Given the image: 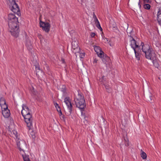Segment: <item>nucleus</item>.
<instances>
[{"instance_id": "obj_1", "label": "nucleus", "mask_w": 161, "mask_h": 161, "mask_svg": "<svg viewBox=\"0 0 161 161\" xmlns=\"http://www.w3.org/2000/svg\"><path fill=\"white\" fill-rule=\"evenodd\" d=\"M8 22L9 26L8 31L14 37H17L19 35V27L18 18L14 14L11 13L8 15Z\"/></svg>"}, {"instance_id": "obj_2", "label": "nucleus", "mask_w": 161, "mask_h": 161, "mask_svg": "<svg viewBox=\"0 0 161 161\" xmlns=\"http://www.w3.org/2000/svg\"><path fill=\"white\" fill-rule=\"evenodd\" d=\"M139 47L142 48V52L145 54L146 58L152 60L153 63V61L156 59V56L152 47L148 44H144L142 42Z\"/></svg>"}, {"instance_id": "obj_3", "label": "nucleus", "mask_w": 161, "mask_h": 161, "mask_svg": "<svg viewBox=\"0 0 161 161\" xmlns=\"http://www.w3.org/2000/svg\"><path fill=\"white\" fill-rule=\"evenodd\" d=\"M74 101L77 107L79 109H84L86 104L83 96L78 92L77 96L75 98Z\"/></svg>"}, {"instance_id": "obj_4", "label": "nucleus", "mask_w": 161, "mask_h": 161, "mask_svg": "<svg viewBox=\"0 0 161 161\" xmlns=\"http://www.w3.org/2000/svg\"><path fill=\"white\" fill-rule=\"evenodd\" d=\"M7 4L9 6L11 10L18 16H20L21 14L19 8L14 0H6Z\"/></svg>"}, {"instance_id": "obj_5", "label": "nucleus", "mask_w": 161, "mask_h": 161, "mask_svg": "<svg viewBox=\"0 0 161 161\" xmlns=\"http://www.w3.org/2000/svg\"><path fill=\"white\" fill-rule=\"evenodd\" d=\"M25 121L26 123L27 127L29 130H30L32 127V123L33 118L31 114H29L24 115H23Z\"/></svg>"}, {"instance_id": "obj_6", "label": "nucleus", "mask_w": 161, "mask_h": 161, "mask_svg": "<svg viewBox=\"0 0 161 161\" xmlns=\"http://www.w3.org/2000/svg\"><path fill=\"white\" fill-rule=\"evenodd\" d=\"M132 31V30L129 33V34H128V35L130 37V45L132 48H133L134 51H135L136 50V48H138L139 46L137 44V42L131 36V32Z\"/></svg>"}, {"instance_id": "obj_7", "label": "nucleus", "mask_w": 161, "mask_h": 161, "mask_svg": "<svg viewBox=\"0 0 161 161\" xmlns=\"http://www.w3.org/2000/svg\"><path fill=\"white\" fill-rule=\"evenodd\" d=\"M40 25L42 29L47 32H48L50 28V24L47 22L40 21Z\"/></svg>"}, {"instance_id": "obj_8", "label": "nucleus", "mask_w": 161, "mask_h": 161, "mask_svg": "<svg viewBox=\"0 0 161 161\" xmlns=\"http://www.w3.org/2000/svg\"><path fill=\"white\" fill-rule=\"evenodd\" d=\"M64 102L67 106L69 112L70 114L72 111V105L71 103L70 99L69 97H67L64 98Z\"/></svg>"}, {"instance_id": "obj_9", "label": "nucleus", "mask_w": 161, "mask_h": 161, "mask_svg": "<svg viewBox=\"0 0 161 161\" xmlns=\"http://www.w3.org/2000/svg\"><path fill=\"white\" fill-rule=\"evenodd\" d=\"M72 48L73 49V52L77 53H80V47L78 45V41L75 40H73L71 43Z\"/></svg>"}, {"instance_id": "obj_10", "label": "nucleus", "mask_w": 161, "mask_h": 161, "mask_svg": "<svg viewBox=\"0 0 161 161\" xmlns=\"http://www.w3.org/2000/svg\"><path fill=\"white\" fill-rule=\"evenodd\" d=\"M0 105L2 111L8 109V105L6 103L5 99L3 97H1L0 98Z\"/></svg>"}, {"instance_id": "obj_11", "label": "nucleus", "mask_w": 161, "mask_h": 161, "mask_svg": "<svg viewBox=\"0 0 161 161\" xmlns=\"http://www.w3.org/2000/svg\"><path fill=\"white\" fill-rule=\"evenodd\" d=\"M22 109L21 110V114L22 116L29 114H31L29 108L26 105L23 104L22 105Z\"/></svg>"}, {"instance_id": "obj_12", "label": "nucleus", "mask_w": 161, "mask_h": 161, "mask_svg": "<svg viewBox=\"0 0 161 161\" xmlns=\"http://www.w3.org/2000/svg\"><path fill=\"white\" fill-rule=\"evenodd\" d=\"M17 147L20 151H23L22 148L24 147H26V145L25 142L24 140L17 141Z\"/></svg>"}, {"instance_id": "obj_13", "label": "nucleus", "mask_w": 161, "mask_h": 161, "mask_svg": "<svg viewBox=\"0 0 161 161\" xmlns=\"http://www.w3.org/2000/svg\"><path fill=\"white\" fill-rule=\"evenodd\" d=\"M24 36H25V38L26 39V41L25 42V45L27 47L28 49L29 50H31L32 48V46L29 39H27V36L26 35V32H24Z\"/></svg>"}, {"instance_id": "obj_14", "label": "nucleus", "mask_w": 161, "mask_h": 161, "mask_svg": "<svg viewBox=\"0 0 161 161\" xmlns=\"http://www.w3.org/2000/svg\"><path fill=\"white\" fill-rule=\"evenodd\" d=\"M2 114L5 118H8L10 115V111L8 109L2 111Z\"/></svg>"}, {"instance_id": "obj_15", "label": "nucleus", "mask_w": 161, "mask_h": 161, "mask_svg": "<svg viewBox=\"0 0 161 161\" xmlns=\"http://www.w3.org/2000/svg\"><path fill=\"white\" fill-rule=\"evenodd\" d=\"M157 20L159 24L161 26V7L159 8L158 13Z\"/></svg>"}, {"instance_id": "obj_16", "label": "nucleus", "mask_w": 161, "mask_h": 161, "mask_svg": "<svg viewBox=\"0 0 161 161\" xmlns=\"http://www.w3.org/2000/svg\"><path fill=\"white\" fill-rule=\"evenodd\" d=\"M94 19L96 26L99 29H101L102 30V28L101 27L97 17L95 15V16H94Z\"/></svg>"}, {"instance_id": "obj_17", "label": "nucleus", "mask_w": 161, "mask_h": 161, "mask_svg": "<svg viewBox=\"0 0 161 161\" xmlns=\"http://www.w3.org/2000/svg\"><path fill=\"white\" fill-rule=\"evenodd\" d=\"M54 105L55 106L57 111L58 112L59 115H61L62 114L61 108L58 105L57 103L54 102Z\"/></svg>"}, {"instance_id": "obj_18", "label": "nucleus", "mask_w": 161, "mask_h": 161, "mask_svg": "<svg viewBox=\"0 0 161 161\" xmlns=\"http://www.w3.org/2000/svg\"><path fill=\"white\" fill-rule=\"evenodd\" d=\"M98 60L96 58H93L92 62L94 70L97 69Z\"/></svg>"}, {"instance_id": "obj_19", "label": "nucleus", "mask_w": 161, "mask_h": 161, "mask_svg": "<svg viewBox=\"0 0 161 161\" xmlns=\"http://www.w3.org/2000/svg\"><path fill=\"white\" fill-rule=\"evenodd\" d=\"M80 110L81 112V117L84 119L85 120V121L87 122V120L86 119L87 118L86 116V115L84 111V109H80Z\"/></svg>"}, {"instance_id": "obj_20", "label": "nucleus", "mask_w": 161, "mask_h": 161, "mask_svg": "<svg viewBox=\"0 0 161 161\" xmlns=\"http://www.w3.org/2000/svg\"><path fill=\"white\" fill-rule=\"evenodd\" d=\"M134 52L135 53L136 58L138 60H140V53H139V51H137L136 50L134 51Z\"/></svg>"}, {"instance_id": "obj_21", "label": "nucleus", "mask_w": 161, "mask_h": 161, "mask_svg": "<svg viewBox=\"0 0 161 161\" xmlns=\"http://www.w3.org/2000/svg\"><path fill=\"white\" fill-rule=\"evenodd\" d=\"M93 47L95 52L97 53L102 50L101 48L98 46L95 45L93 46Z\"/></svg>"}, {"instance_id": "obj_22", "label": "nucleus", "mask_w": 161, "mask_h": 161, "mask_svg": "<svg viewBox=\"0 0 161 161\" xmlns=\"http://www.w3.org/2000/svg\"><path fill=\"white\" fill-rule=\"evenodd\" d=\"M97 54L99 57L102 58L104 57V53L102 50L97 53Z\"/></svg>"}, {"instance_id": "obj_23", "label": "nucleus", "mask_w": 161, "mask_h": 161, "mask_svg": "<svg viewBox=\"0 0 161 161\" xmlns=\"http://www.w3.org/2000/svg\"><path fill=\"white\" fill-rule=\"evenodd\" d=\"M104 84V85L105 86V87L106 89V90H107V91L108 92H110L111 91V88L110 86H109L107 84Z\"/></svg>"}, {"instance_id": "obj_24", "label": "nucleus", "mask_w": 161, "mask_h": 161, "mask_svg": "<svg viewBox=\"0 0 161 161\" xmlns=\"http://www.w3.org/2000/svg\"><path fill=\"white\" fill-rule=\"evenodd\" d=\"M24 161H30L29 160L28 156L25 155H22Z\"/></svg>"}, {"instance_id": "obj_25", "label": "nucleus", "mask_w": 161, "mask_h": 161, "mask_svg": "<svg viewBox=\"0 0 161 161\" xmlns=\"http://www.w3.org/2000/svg\"><path fill=\"white\" fill-rule=\"evenodd\" d=\"M143 7L145 9H149L150 8V6L148 4L144 3Z\"/></svg>"}, {"instance_id": "obj_26", "label": "nucleus", "mask_w": 161, "mask_h": 161, "mask_svg": "<svg viewBox=\"0 0 161 161\" xmlns=\"http://www.w3.org/2000/svg\"><path fill=\"white\" fill-rule=\"evenodd\" d=\"M141 156L143 159H145L147 158V155L146 153L144 152H142L141 153Z\"/></svg>"}, {"instance_id": "obj_27", "label": "nucleus", "mask_w": 161, "mask_h": 161, "mask_svg": "<svg viewBox=\"0 0 161 161\" xmlns=\"http://www.w3.org/2000/svg\"><path fill=\"white\" fill-rule=\"evenodd\" d=\"M99 80L100 82H102L103 83V84H104V82L105 81L104 79V76H102L101 78H100Z\"/></svg>"}, {"instance_id": "obj_28", "label": "nucleus", "mask_w": 161, "mask_h": 161, "mask_svg": "<svg viewBox=\"0 0 161 161\" xmlns=\"http://www.w3.org/2000/svg\"><path fill=\"white\" fill-rule=\"evenodd\" d=\"M85 53H80V57L81 58H83L85 56Z\"/></svg>"}, {"instance_id": "obj_29", "label": "nucleus", "mask_w": 161, "mask_h": 161, "mask_svg": "<svg viewBox=\"0 0 161 161\" xmlns=\"http://www.w3.org/2000/svg\"><path fill=\"white\" fill-rule=\"evenodd\" d=\"M61 91L64 93L66 92V89L65 86H63V88L61 89Z\"/></svg>"}, {"instance_id": "obj_30", "label": "nucleus", "mask_w": 161, "mask_h": 161, "mask_svg": "<svg viewBox=\"0 0 161 161\" xmlns=\"http://www.w3.org/2000/svg\"><path fill=\"white\" fill-rule=\"evenodd\" d=\"M91 36L92 37H94L95 35V34L94 33H93V32H92L91 33Z\"/></svg>"}, {"instance_id": "obj_31", "label": "nucleus", "mask_w": 161, "mask_h": 161, "mask_svg": "<svg viewBox=\"0 0 161 161\" xmlns=\"http://www.w3.org/2000/svg\"><path fill=\"white\" fill-rule=\"evenodd\" d=\"M144 3H147L149 2V0H143Z\"/></svg>"}, {"instance_id": "obj_32", "label": "nucleus", "mask_w": 161, "mask_h": 161, "mask_svg": "<svg viewBox=\"0 0 161 161\" xmlns=\"http://www.w3.org/2000/svg\"><path fill=\"white\" fill-rule=\"evenodd\" d=\"M125 145L127 146H128L129 145V144H128V140H127V141H126L125 139Z\"/></svg>"}, {"instance_id": "obj_33", "label": "nucleus", "mask_w": 161, "mask_h": 161, "mask_svg": "<svg viewBox=\"0 0 161 161\" xmlns=\"http://www.w3.org/2000/svg\"><path fill=\"white\" fill-rule=\"evenodd\" d=\"M13 133L14 134L15 136L17 137V133L16 131L15 130H14L13 131Z\"/></svg>"}, {"instance_id": "obj_34", "label": "nucleus", "mask_w": 161, "mask_h": 161, "mask_svg": "<svg viewBox=\"0 0 161 161\" xmlns=\"http://www.w3.org/2000/svg\"><path fill=\"white\" fill-rule=\"evenodd\" d=\"M105 58H106V61L108 62L109 60V57L108 56L105 57Z\"/></svg>"}, {"instance_id": "obj_35", "label": "nucleus", "mask_w": 161, "mask_h": 161, "mask_svg": "<svg viewBox=\"0 0 161 161\" xmlns=\"http://www.w3.org/2000/svg\"><path fill=\"white\" fill-rule=\"evenodd\" d=\"M138 5L139 6L140 8L141 7V5H140V0H139V2L138 3Z\"/></svg>"}, {"instance_id": "obj_36", "label": "nucleus", "mask_w": 161, "mask_h": 161, "mask_svg": "<svg viewBox=\"0 0 161 161\" xmlns=\"http://www.w3.org/2000/svg\"><path fill=\"white\" fill-rule=\"evenodd\" d=\"M114 30H116L115 31H118V30L116 27H114Z\"/></svg>"}, {"instance_id": "obj_37", "label": "nucleus", "mask_w": 161, "mask_h": 161, "mask_svg": "<svg viewBox=\"0 0 161 161\" xmlns=\"http://www.w3.org/2000/svg\"><path fill=\"white\" fill-rule=\"evenodd\" d=\"M102 60L103 61V62L105 64L106 63V62L104 60V58H103V59H102Z\"/></svg>"}, {"instance_id": "obj_38", "label": "nucleus", "mask_w": 161, "mask_h": 161, "mask_svg": "<svg viewBox=\"0 0 161 161\" xmlns=\"http://www.w3.org/2000/svg\"><path fill=\"white\" fill-rule=\"evenodd\" d=\"M36 69H38L39 70H40V68L39 67H36Z\"/></svg>"}, {"instance_id": "obj_39", "label": "nucleus", "mask_w": 161, "mask_h": 161, "mask_svg": "<svg viewBox=\"0 0 161 161\" xmlns=\"http://www.w3.org/2000/svg\"><path fill=\"white\" fill-rule=\"evenodd\" d=\"M152 97L151 96H149V98H150V101H152V99L151 98V97Z\"/></svg>"}, {"instance_id": "obj_40", "label": "nucleus", "mask_w": 161, "mask_h": 161, "mask_svg": "<svg viewBox=\"0 0 161 161\" xmlns=\"http://www.w3.org/2000/svg\"><path fill=\"white\" fill-rule=\"evenodd\" d=\"M33 93L34 94H36V92L35 91H34V93Z\"/></svg>"}, {"instance_id": "obj_41", "label": "nucleus", "mask_w": 161, "mask_h": 161, "mask_svg": "<svg viewBox=\"0 0 161 161\" xmlns=\"http://www.w3.org/2000/svg\"><path fill=\"white\" fill-rule=\"evenodd\" d=\"M64 62V60H63V62Z\"/></svg>"}, {"instance_id": "obj_42", "label": "nucleus", "mask_w": 161, "mask_h": 161, "mask_svg": "<svg viewBox=\"0 0 161 161\" xmlns=\"http://www.w3.org/2000/svg\"><path fill=\"white\" fill-rule=\"evenodd\" d=\"M32 88L33 90H34V88L32 87Z\"/></svg>"}, {"instance_id": "obj_43", "label": "nucleus", "mask_w": 161, "mask_h": 161, "mask_svg": "<svg viewBox=\"0 0 161 161\" xmlns=\"http://www.w3.org/2000/svg\"><path fill=\"white\" fill-rule=\"evenodd\" d=\"M141 18H143V17H141Z\"/></svg>"}, {"instance_id": "obj_44", "label": "nucleus", "mask_w": 161, "mask_h": 161, "mask_svg": "<svg viewBox=\"0 0 161 161\" xmlns=\"http://www.w3.org/2000/svg\"><path fill=\"white\" fill-rule=\"evenodd\" d=\"M106 40H107V41H108V40H108V39H106Z\"/></svg>"}]
</instances>
